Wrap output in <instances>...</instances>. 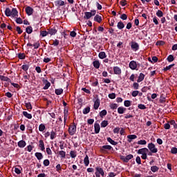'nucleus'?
<instances>
[{"label": "nucleus", "instance_id": "obj_12", "mask_svg": "<svg viewBox=\"0 0 177 177\" xmlns=\"http://www.w3.org/2000/svg\"><path fill=\"white\" fill-rule=\"evenodd\" d=\"M131 48L133 51L136 52L137 50H139V45L137 42L132 41L131 45Z\"/></svg>", "mask_w": 177, "mask_h": 177}, {"label": "nucleus", "instance_id": "obj_38", "mask_svg": "<svg viewBox=\"0 0 177 177\" xmlns=\"http://www.w3.org/2000/svg\"><path fill=\"white\" fill-rule=\"evenodd\" d=\"M117 28L119 29V30H122L124 28V25L123 24V22L122 21H119L117 24Z\"/></svg>", "mask_w": 177, "mask_h": 177}, {"label": "nucleus", "instance_id": "obj_46", "mask_svg": "<svg viewBox=\"0 0 177 177\" xmlns=\"http://www.w3.org/2000/svg\"><path fill=\"white\" fill-rule=\"evenodd\" d=\"M50 164V162L49 160V159H45L43 162V165L45 166V167H48Z\"/></svg>", "mask_w": 177, "mask_h": 177}, {"label": "nucleus", "instance_id": "obj_3", "mask_svg": "<svg viewBox=\"0 0 177 177\" xmlns=\"http://www.w3.org/2000/svg\"><path fill=\"white\" fill-rule=\"evenodd\" d=\"M95 174L96 177H100V176L104 177V170H103L100 166H97V167H95Z\"/></svg>", "mask_w": 177, "mask_h": 177}, {"label": "nucleus", "instance_id": "obj_60", "mask_svg": "<svg viewBox=\"0 0 177 177\" xmlns=\"http://www.w3.org/2000/svg\"><path fill=\"white\" fill-rule=\"evenodd\" d=\"M133 87L134 90H138L139 88V84L138 82H133Z\"/></svg>", "mask_w": 177, "mask_h": 177}, {"label": "nucleus", "instance_id": "obj_64", "mask_svg": "<svg viewBox=\"0 0 177 177\" xmlns=\"http://www.w3.org/2000/svg\"><path fill=\"white\" fill-rule=\"evenodd\" d=\"M136 161L138 165H141V159H140V156H137Z\"/></svg>", "mask_w": 177, "mask_h": 177}, {"label": "nucleus", "instance_id": "obj_37", "mask_svg": "<svg viewBox=\"0 0 177 177\" xmlns=\"http://www.w3.org/2000/svg\"><path fill=\"white\" fill-rule=\"evenodd\" d=\"M89 112H91V106H86L83 109V114L84 115H87Z\"/></svg>", "mask_w": 177, "mask_h": 177}, {"label": "nucleus", "instance_id": "obj_31", "mask_svg": "<svg viewBox=\"0 0 177 177\" xmlns=\"http://www.w3.org/2000/svg\"><path fill=\"white\" fill-rule=\"evenodd\" d=\"M57 154L59 156H60V158L62 159L66 158V152H65V151H59V152H57Z\"/></svg>", "mask_w": 177, "mask_h": 177}, {"label": "nucleus", "instance_id": "obj_18", "mask_svg": "<svg viewBox=\"0 0 177 177\" xmlns=\"http://www.w3.org/2000/svg\"><path fill=\"white\" fill-rule=\"evenodd\" d=\"M149 152V149L147 148H141L140 149H138V154H146Z\"/></svg>", "mask_w": 177, "mask_h": 177}, {"label": "nucleus", "instance_id": "obj_24", "mask_svg": "<svg viewBox=\"0 0 177 177\" xmlns=\"http://www.w3.org/2000/svg\"><path fill=\"white\" fill-rule=\"evenodd\" d=\"M23 115L24 117H26V118L30 120L32 118V115L31 113H29L28 111H23Z\"/></svg>", "mask_w": 177, "mask_h": 177}, {"label": "nucleus", "instance_id": "obj_39", "mask_svg": "<svg viewBox=\"0 0 177 177\" xmlns=\"http://www.w3.org/2000/svg\"><path fill=\"white\" fill-rule=\"evenodd\" d=\"M21 68L24 71L27 72L30 68V65L24 64V65L21 66Z\"/></svg>", "mask_w": 177, "mask_h": 177}, {"label": "nucleus", "instance_id": "obj_43", "mask_svg": "<svg viewBox=\"0 0 177 177\" xmlns=\"http://www.w3.org/2000/svg\"><path fill=\"white\" fill-rule=\"evenodd\" d=\"M167 60L168 61V62H174V57L173 55H169L167 58Z\"/></svg>", "mask_w": 177, "mask_h": 177}, {"label": "nucleus", "instance_id": "obj_41", "mask_svg": "<svg viewBox=\"0 0 177 177\" xmlns=\"http://www.w3.org/2000/svg\"><path fill=\"white\" fill-rule=\"evenodd\" d=\"M70 156L71 158H75L77 157V151H71Z\"/></svg>", "mask_w": 177, "mask_h": 177}, {"label": "nucleus", "instance_id": "obj_22", "mask_svg": "<svg viewBox=\"0 0 177 177\" xmlns=\"http://www.w3.org/2000/svg\"><path fill=\"white\" fill-rule=\"evenodd\" d=\"M94 21L95 22H97L98 24L102 23V16L99 15H96L94 17Z\"/></svg>", "mask_w": 177, "mask_h": 177}, {"label": "nucleus", "instance_id": "obj_17", "mask_svg": "<svg viewBox=\"0 0 177 177\" xmlns=\"http://www.w3.org/2000/svg\"><path fill=\"white\" fill-rule=\"evenodd\" d=\"M39 147L41 148V150L42 151H44L46 148H45V144H44V141L43 140H39Z\"/></svg>", "mask_w": 177, "mask_h": 177}, {"label": "nucleus", "instance_id": "obj_49", "mask_svg": "<svg viewBox=\"0 0 177 177\" xmlns=\"http://www.w3.org/2000/svg\"><path fill=\"white\" fill-rule=\"evenodd\" d=\"M165 44V41H162V40H159V41H157V42L156 43V46H164Z\"/></svg>", "mask_w": 177, "mask_h": 177}, {"label": "nucleus", "instance_id": "obj_11", "mask_svg": "<svg viewBox=\"0 0 177 177\" xmlns=\"http://www.w3.org/2000/svg\"><path fill=\"white\" fill-rule=\"evenodd\" d=\"M27 46H28V47L33 46L34 49H38L41 46V44H40L39 41H37V42H35L33 44H32L31 43H28Z\"/></svg>", "mask_w": 177, "mask_h": 177}, {"label": "nucleus", "instance_id": "obj_28", "mask_svg": "<svg viewBox=\"0 0 177 177\" xmlns=\"http://www.w3.org/2000/svg\"><path fill=\"white\" fill-rule=\"evenodd\" d=\"M46 129V127L44 123H41L39 125V131L40 132H44Z\"/></svg>", "mask_w": 177, "mask_h": 177}, {"label": "nucleus", "instance_id": "obj_21", "mask_svg": "<svg viewBox=\"0 0 177 177\" xmlns=\"http://www.w3.org/2000/svg\"><path fill=\"white\" fill-rule=\"evenodd\" d=\"M84 18L86 20H89L91 18H92V12H85Z\"/></svg>", "mask_w": 177, "mask_h": 177}, {"label": "nucleus", "instance_id": "obj_13", "mask_svg": "<svg viewBox=\"0 0 177 177\" xmlns=\"http://www.w3.org/2000/svg\"><path fill=\"white\" fill-rule=\"evenodd\" d=\"M26 145H27L26 142V140H19V141L17 142V146H18L19 148H21V149H23V148L26 147Z\"/></svg>", "mask_w": 177, "mask_h": 177}, {"label": "nucleus", "instance_id": "obj_6", "mask_svg": "<svg viewBox=\"0 0 177 177\" xmlns=\"http://www.w3.org/2000/svg\"><path fill=\"white\" fill-rule=\"evenodd\" d=\"M100 106V98H99V95H96L95 100L94 101L93 109L95 110H97Z\"/></svg>", "mask_w": 177, "mask_h": 177}, {"label": "nucleus", "instance_id": "obj_27", "mask_svg": "<svg viewBox=\"0 0 177 177\" xmlns=\"http://www.w3.org/2000/svg\"><path fill=\"white\" fill-rule=\"evenodd\" d=\"M126 108L123 106H119L118 108V114H123L126 111Z\"/></svg>", "mask_w": 177, "mask_h": 177}, {"label": "nucleus", "instance_id": "obj_59", "mask_svg": "<svg viewBox=\"0 0 177 177\" xmlns=\"http://www.w3.org/2000/svg\"><path fill=\"white\" fill-rule=\"evenodd\" d=\"M26 149H27V151H28L29 153H30V152H32V151L33 150L34 147H32V145H28Z\"/></svg>", "mask_w": 177, "mask_h": 177}, {"label": "nucleus", "instance_id": "obj_34", "mask_svg": "<svg viewBox=\"0 0 177 177\" xmlns=\"http://www.w3.org/2000/svg\"><path fill=\"white\" fill-rule=\"evenodd\" d=\"M33 32V28L32 26H28L26 28V32L28 35H30L32 34Z\"/></svg>", "mask_w": 177, "mask_h": 177}, {"label": "nucleus", "instance_id": "obj_54", "mask_svg": "<svg viewBox=\"0 0 177 177\" xmlns=\"http://www.w3.org/2000/svg\"><path fill=\"white\" fill-rule=\"evenodd\" d=\"M8 77L0 75V80L3 82H7Z\"/></svg>", "mask_w": 177, "mask_h": 177}, {"label": "nucleus", "instance_id": "obj_36", "mask_svg": "<svg viewBox=\"0 0 177 177\" xmlns=\"http://www.w3.org/2000/svg\"><path fill=\"white\" fill-rule=\"evenodd\" d=\"M55 93L57 95H60L62 94H63V88H56L55 90Z\"/></svg>", "mask_w": 177, "mask_h": 177}, {"label": "nucleus", "instance_id": "obj_23", "mask_svg": "<svg viewBox=\"0 0 177 177\" xmlns=\"http://www.w3.org/2000/svg\"><path fill=\"white\" fill-rule=\"evenodd\" d=\"M93 65L94 68L96 69H99V68H100V62H99V60L93 61Z\"/></svg>", "mask_w": 177, "mask_h": 177}, {"label": "nucleus", "instance_id": "obj_30", "mask_svg": "<svg viewBox=\"0 0 177 177\" xmlns=\"http://www.w3.org/2000/svg\"><path fill=\"white\" fill-rule=\"evenodd\" d=\"M50 140H53L55 138H57V132L55 131L54 130H52V131H50Z\"/></svg>", "mask_w": 177, "mask_h": 177}, {"label": "nucleus", "instance_id": "obj_61", "mask_svg": "<svg viewBox=\"0 0 177 177\" xmlns=\"http://www.w3.org/2000/svg\"><path fill=\"white\" fill-rule=\"evenodd\" d=\"M171 126L169 122H167L164 124V128L166 130H169L170 129Z\"/></svg>", "mask_w": 177, "mask_h": 177}, {"label": "nucleus", "instance_id": "obj_53", "mask_svg": "<svg viewBox=\"0 0 177 177\" xmlns=\"http://www.w3.org/2000/svg\"><path fill=\"white\" fill-rule=\"evenodd\" d=\"M124 105L125 107H129L131 106V101L130 100H124Z\"/></svg>", "mask_w": 177, "mask_h": 177}, {"label": "nucleus", "instance_id": "obj_33", "mask_svg": "<svg viewBox=\"0 0 177 177\" xmlns=\"http://www.w3.org/2000/svg\"><path fill=\"white\" fill-rule=\"evenodd\" d=\"M84 163L86 167H88L89 165V156H88V155H86L84 159Z\"/></svg>", "mask_w": 177, "mask_h": 177}, {"label": "nucleus", "instance_id": "obj_29", "mask_svg": "<svg viewBox=\"0 0 177 177\" xmlns=\"http://www.w3.org/2000/svg\"><path fill=\"white\" fill-rule=\"evenodd\" d=\"M145 75H144V73H140V75L138 77V79L137 80L138 83H140L141 82H142L145 79Z\"/></svg>", "mask_w": 177, "mask_h": 177}, {"label": "nucleus", "instance_id": "obj_9", "mask_svg": "<svg viewBox=\"0 0 177 177\" xmlns=\"http://www.w3.org/2000/svg\"><path fill=\"white\" fill-rule=\"evenodd\" d=\"M58 30L55 27L48 28V33L50 36L55 35L57 33Z\"/></svg>", "mask_w": 177, "mask_h": 177}, {"label": "nucleus", "instance_id": "obj_56", "mask_svg": "<svg viewBox=\"0 0 177 177\" xmlns=\"http://www.w3.org/2000/svg\"><path fill=\"white\" fill-rule=\"evenodd\" d=\"M108 97L109 98H110L111 100H113L115 98V93H109L108 95Z\"/></svg>", "mask_w": 177, "mask_h": 177}, {"label": "nucleus", "instance_id": "obj_8", "mask_svg": "<svg viewBox=\"0 0 177 177\" xmlns=\"http://www.w3.org/2000/svg\"><path fill=\"white\" fill-rule=\"evenodd\" d=\"M132 158H133V155H131V153L129 155H127V156H120V160L126 163L128 162Z\"/></svg>", "mask_w": 177, "mask_h": 177}, {"label": "nucleus", "instance_id": "obj_47", "mask_svg": "<svg viewBox=\"0 0 177 177\" xmlns=\"http://www.w3.org/2000/svg\"><path fill=\"white\" fill-rule=\"evenodd\" d=\"M18 58L19 59H26V54L25 53H19L18 54Z\"/></svg>", "mask_w": 177, "mask_h": 177}, {"label": "nucleus", "instance_id": "obj_32", "mask_svg": "<svg viewBox=\"0 0 177 177\" xmlns=\"http://www.w3.org/2000/svg\"><path fill=\"white\" fill-rule=\"evenodd\" d=\"M24 104L28 110H32V106L31 102H27L26 101H24Z\"/></svg>", "mask_w": 177, "mask_h": 177}, {"label": "nucleus", "instance_id": "obj_50", "mask_svg": "<svg viewBox=\"0 0 177 177\" xmlns=\"http://www.w3.org/2000/svg\"><path fill=\"white\" fill-rule=\"evenodd\" d=\"M138 145H147V141L145 140H140L138 141Z\"/></svg>", "mask_w": 177, "mask_h": 177}, {"label": "nucleus", "instance_id": "obj_10", "mask_svg": "<svg viewBox=\"0 0 177 177\" xmlns=\"http://www.w3.org/2000/svg\"><path fill=\"white\" fill-rule=\"evenodd\" d=\"M25 12L28 16H31L34 13V9L30 6H27L25 8Z\"/></svg>", "mask_w": 177, "mask_h": 177}, {"label": "nucleus", "instance_id": "obj_20", "mask_svg": "<svg viewBox=\"0 0 177 177\" xmlns=\"http://www.w3.org/2000/svg\"><path fill=\"white\" fill-rule=\"evenodd\" d=\"M35 156L37 158L38 160H43L44 158V155L43 153H41V152H36L35 153Z\"/></svg>", "mask_w": 177, "mask_h": 177}, {"label": "nucleus", "instance_id": "obj_35", "mask_svg": "<svg viewBox=\"0 0 177 177\" xmlns=\"http://www.w3.org/2000/svg\"><path fill=\"white\" fill-rule=\"evenodd\" d=\"M48 35H49L48 30L40 31V35H41L42 37H46L48 36Z\"/></svg>", "mask_w": 177, "mask_h": 177}, {"label": "nucleus", "instance_id": "obj_1", "mask_svg": "<svg viewBox=\"0 0 177 177\" xmlns=\"http://www.w3.org/2000/svg\"><path fill=\"white\" fill-rule=\"evenodd\" d=\"M5 15L7 17H11L12 18H16L19 17V12L17 8H12L11 10L10 8H6L5 10Z\"/></svg>", "mask_w": 177, "mask_h": 177}, {"label": "nucleus", "instance_id": "obj_7", "mask_svg": "<svg viewBox=\"0 0 177 177\" xmlns=\"http://www.w3.org/2000/svg\"><path fill=\"white\" fill-rule=\"evenodd\" d=\"M148 149L153 153H156L158 152V149L156 148V145L153 144V142H150L148 144Z\"/></svg>", "mask_w": 177, "mask_h": 177}, {"label": "nucleus", "instance_id": "obj_25", "mask_svg": "<svg viewBox=\"0 0 177 177\" xmlns=\"http://www.w3.org/2000/svg\"><path fill=\"white\" fill-rule=\"evenodd\" d=\"M98 57L101 59H104L106 57V55L104 51H101L98 54Z\"/></svg>", "mask_w": 177, "mask_h": 177}, {"label": "nucleus", "instance_id": "obj_48", "mask_svg": "<svg viewBox=\"0 0 177 177\" xmlns=\"http://www.w3.org/2000/svg\"><path fill=\"white\" fill-rule=\"evenodd\" d=\"M156 16H157L158 17H159V18L162 17H163V12H162V11L160 10H158L157 11V12H156Z\"/></svg>", "mask_w": 177, "mask_h": 177}, {"label": "nucleus", "instance_id": "obj_26", "mask_svg": "<svg viewBox=\"0 0 177 177\" xmlns=\"http://www.w3.org/2000/svg\"><path fill=\"white\" fill-rule=\"evenodd\" d=\"M107 141L112 145L115 146L118 145V142L115 140H113L111 137H108L106 138Z\"/></svg>", "mask_w": 177, "mask_h": 177}, {"label": "nucleus", "instance_id": "obj_5", "mask_svg": "<svg viewBox=\"0 0 177 177\" xmlns=\"http://www.w3.org/2000/svg\"><path fill=\"white\" fill-rule=\"evenodd\" d=\"M112 149L111 145H103L102 147H100V151L102 153H107L108 151H110Z\"/></svg>", "mask_w": 177, "mask_h": 177}, {"label": "nucleus", "instance_id": "obj_45", "mask_svg": "<svg viewBox=\"0 0 177 177\" xmlns=\"http://www.w3.org/2000/svg\"><path fill=\"white\" fill-rule=\"evenodd\" d=\"M159 170V167L158 166H151V171L153 173L157 172Z\"/></svg>", "mask_w": 177, "mask_h": 177}, {"label": "nucleus", "instance_id": "obj_4", "mask_svg": "<svg viewBox=\"0 0 177 177\" xmlns=\"http://www.w3.org/2000/svg\"><path fill=\"white\" fill-rule=\"evenodd\" d=\"M138 66L139 67L140 65L136 61L132 60L129 62V67L130 68L131 70H132V71H135V70L138 71V68H137Z\"/></svg>", "mask_w": 177, "mask_h": 177}, {"label": "nucleus", "instance_id": "obj_58", "mask_svg": "<svg viewBox=\"0 0 177 177\" xmlns=\"http://www.w3.org/2000/svg\"><path fill=\"white\" fill-rule=\"evenodd\" d=\"M139 94V91H133L132 93H131V95L132 97H136Z\"/></svg>", "mask_w": 177, "mask_h": 177}, {"label": "nucleus", "instance_id": "obj_57", "mask_svg": "<svg viewBox=\"0 0 177 177\" xmlns=\"http://www.w3.org/2000/svg\"><path fill=\"white\" fill-rule=\"evenodd\" d=\"M56 171L58 173H61L62 172V166H61L60 164L57 165V166H56Z\"/></svg>", "mask_w": 177, "mask_h": 177}, {"label": "nucleus", "instance_id": "obj_51", "mask_svg": "<svg viewBox=\"0 0 177 177\" xmlns=\"http://www.w3.org/2000/svg\"><path fill=\"white\" fill-rule=\"evenodd\" d=\"M110 108H111V109H112V110L117 109V108H118V104H115V103H112V104H110Z\"/></svg>", "mask_w": 177, "mask_h": 177}, {"label": "nucleus", "instance_id": "obj_19", "mask_svg": "<svg viewBox=\"0 0 177 177\" xmlns=\"http://www.w3.org/2000/svg\"><path fill=\"white\" fill-rule=\"evenodd\" d=\"M138 137L135 134H131L127 136V141L128 142L131 143L132 140L136 139Z\"/></svg>", "mask_w": 177, "mask_h": 177}, {"label": "nucleus", "instance_id": "obj_42", "mask_svg": "<svg viewBox=\"0 0 177 177\" xmlns=\"http://www.w3.org/2000/svg\"><path fill=\"white\" fill-rule=\"evenodd\" d=\"M108 124H109L108 120H104L101 122V127L105 128L106 127H107Z\"/></svg>", "mask_w": 177, "mask_h": 177}, {"label": "nucleus", "instance_id": "obj_62", "mask_svg": "<svg viewBox=\"0 0 177 177\" xmlns=\"http://www.w3.org/2000/svg\"><path fill=\"white\" fill-rule=\"evenodd\" d=\"M120 19L123 21H125L127 19V15L126 14H122Z\"/></svg>", "mask_w": 177, "mask_h": 177}, {"label": "nucleus", "instance_id": "obj_63", "mask_svg": "<svg viewBox=\"0 0 177 177\" xmlns=\"http://www.w3.org/2000/svg\"><path fill=\"white\" fill-rule=\"evenodd\" d=\"M171 153L172 154H177V148H175L174 147L171 148Z\"/></svg>", "mask_w": 177, "mask_h": 177}, {"label": "nucleus", "instance_id": "obj_15", "mask_svg": "<svg viewBox=\"0 0 177 177\" xmlns=\"http://www.w3.org/2000/svg\"><path fill=\"white\" fill-rule=\"evenodd\" d=\"M55 5L56 7L64 6V5H65L64 1L57 0V1H55Z\"/></svg>", "mask_w": 177, "mask_h": 177}, {"label": "nucleus", "instance_id": "obj_44", "mask_svg": "<svg viewBox=\"0 0 177 177\" xmlns=\"http://www.w3.org/2000/svg\"><path fill=\"white\" fill-rule=\"evenodd\" d=\"M175 66L174 64H170L169 66H167L166 67L164 68L163 71H169L172 67Z\"/></svg>", "mask_w": 177, "mask_h": 177}, {"label": "nucleus", "instance_id": "obj_16", "mask_svg": "<svg viewBox=\"0 0 177 177\" xmlns=\"http://www.w3.org/2000/svg\"><path fill=\"white\" fill-rule=\"evenodd\" d=\"M94 130H95V133L96 134H97L100 132V124L99 123L95 122L94 124Z\"/></svg>", "mask_w": 177, "mask_h": 177}, {"label": "nucleus", "instance_id": "obj_52", "mask_svg": "<svg viewBox=\"0 0 177 177\" xmlns=\"http://www.w3.org/2000/svg\"><path fill=\"white\" fill-rule=\"evenodd\" d=\"M51 86V83L50 82H47L46 83L45 86L43 87L44 90H48Z\"/></svg>", "mask_w": 177, "mask_h": 177}, {"label": "nucleus", "instance_id": "obj_14", "mask_svg": "<svg viewBox=\"0 0 177 177\" xmlns=\"http://www.w3.org/2000/svg\"><path fill=\"white\" fill-rule=\"evenodd\" d=\"M113 72L115 75H120L122 73V70L118 66H113Z\"/></svg>", "mask_w": 177, "mask_h": 177}, {"label": "nucleus", "instance_id": "obj_55", "mask_svg": "<svg viewBox=\"0 0 177 177\" xmlns=\"http://www.w3.org/2000/svg\"><path fill=\"white\" fill-rule=\"evenodd\" d=\"M138 107L139 109H141V110H145V109H147L146 106L143 104H139L138 105Z\"/></svg>", "mask_w": 177, "mask_h": 177}, {"label": "nucleus", "instance_id": "obj_40", "mask_svg": "<svg viewBox=\"0 0 177 177\" xmlns=\"http://www.w3.org/2000/svg\"><path fill=\"white\" fill-rule=\"evenodd\" d=\"M106 114H107V111L106 109H103L99 113V115L102 118H103V117L105 116Z\"/></svg>", "mask_w": 177, "mask_h": 177}, {"label": "nucleus", "instance_id": "obj_2", "mask_svg": "<svg viewBox=\"0 0 177 177\" xmlns=\"http://www.w3.org/2000/svg\"><path fill=\"white\" fill-rule=\"evenodd\" d=\"M77 132V124L75 122H73L68 127V133L71 136H74Z\"/></svg>", "mask_w": 177, "mask_h": 177}]
</instances>
